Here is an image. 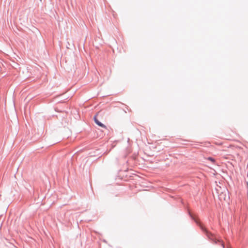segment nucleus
<instances>
[{
	"instance_id": "2",
	"label": "nucleus",
	"mask_w": 248,
	"mask_h": 248,
	"mask_svg": "<svg viewBox=\"0 0 248 248\" xmlns=\"http://www.w3.org/2000/svg\"><path fill=\"white\" fill-rule=\"evenodd\" d=\"M208 160L211 161V162L214 163L215 162V160L212 158V157H209L207 158Z\"/></svg>"
},
{
	"instance_id": "1",
	"label": "nucleus",
	"mask_w": 248,
	"mask_h": 248,
	"mask_svg": "<svg viewBox=\"0 0 248 248\" xmlns=\"http://www.w3.org/2000/svg\"><path fill=\"white\" fill-rule=\"evenodd\" d=\"M94 122L95 123L97 124L99 126L102 127H103V128H106V126L102 124L101 122H100L96 118V116H95L94 117Z\"/></svg>"
}]
</instances>
